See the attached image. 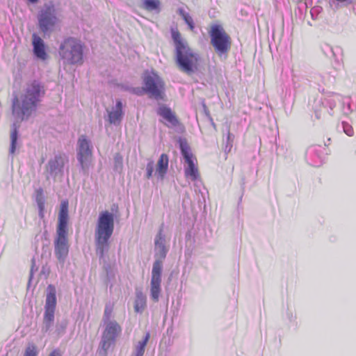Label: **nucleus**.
I'll return each instance as SVG.
<instances>
[{
	"label": "nucleus",
	"instance_id": "45",
	"mask_svg": "<svg viewBox=\"0 0 356 356\" xmlns=\"http://www.w3.org/2000/svg\"><path fill=\"white\" fill-rule=\"evenodd\" d=\"M44 234H40V235H36V236H35V241H38V237H40V238L41 240H42V238H43V236H44Z\"/></svg>",
	"mask_w": 356,
	"mask_h": 356
},
{
	"label": "nucleus",
	"instance_id": "30",
	"mask_svg": "<svg viewBox=\"0 0 356 356\" xmlns=\"http://www.w3.org/2000/svg\"><path fill=\"white\" fill-rule=\"evenodd\" d=\"M310 81H313L318 86V91L323 92L324 91V88H323L322 85L325 83V79L323 75L319 73H314L310 76Z\"/></svg>",
	"mask_w": 356,
	"mask_h": 356
},
{
	"label": "nucleus",
	"instance_id": "12",
	"mask_svg": "<svg viewBox=\"0 0 356 356\" xmlns=\"http://www.w3.org/2000/svg\"><path fill=\"white\" fill-rule=\"evenodd\" d=\"M104 325L105 328L99 343V355H106L108 350L115 344L118 337L121 334L122 328L115 321L104 323Z\"/></svg>",
	"mask_w": 356,
	"mask_h": 356
},
{
	"label": "nucleus",
	"instance_id": "28",
	"mask_svg": "<svg viewBox=\"0 0 356 356\" xmlns=\"http://www.w3.org/2000/svg\"><path fill=\"white\" fill-rule=\"evenodd\" d=\"M160 1L159 0H143V7L148 11H159Z\"/></svg>",
	"mask_w": 356,
	"mask_h": 356
},
{
	"label": "nucleus",
	"instance_id": "13",
	"mask_svg": "<svg viewBox=\"0 0 356 356\" xmlns=\"http://www.w3.org/2000/svg\"><path fill=\"white\" fill-rule=\"evenodd\" d=\"M154 257L165 259L169 251V245H167L166 236L164 233V223H162L154 239Z\"/></svg>",
	"mask_w": 356,
	"mask_h": 356
},
{
	"label": "nucleus",
	"instance_id": "3",
	"mask_svg": "<svg viewBox=\"0 0 356 356\" xmlns=\"http://www.w3.org/2000/svg\"><path fill=\"white\" fill-rule=\"evenodd\" d=\"M172 39L175 47V62L178 67L187 74H192L197 70L200 55L193 51L188 43L182 40L177 30L171 31Z\"/></svg>",
	"mask_w": 356,
	"mask_h": 356
},
{
	"label": "nucleus",
	"instance_id": "33",
	"mask_svg": "<svg viewBox=\"0 0 356 356\" xmlns=\"http://www.w3.org/2000/svg\"><path fill=\"white\" fill-rule=\"evenodd\" d=\"M38 24L41 33H44V10L41 9L38 14Z\"/></svg>",
	"mask_w": 356,
	"mask_h": 356
},
{
	"label": "nucleus",
	"instance_id": "25",
	"mask_svg": "<svg viewBox=\"0 0 356 356\" xmlns=\"http://www.w3.org/2000/svg\"><path fill=\"white\" fill-rule=\"evenodd\" d=\"M161 281L151 280L150 282V297L154 302L159 300V296L161 291Z\"/></svg>",
	"mask_w": 356,
	"mask_h": 356
},
{
	"label": "nucleus",
	"instance_id": "46",
	"mask_svg": "<svg viewBox=\"0 0 356 356\" xmlns=\"http://www.w3.org/2000/svg\"><path fill=\"white\" fill-rule=\"evenodd\" d=\"M44 273V266H42L41 268L40 274Z\"/></svg>",
	"mask_w": 356,
	"mask_h": 356
},
{
	"label": "nucleus",
	"instance_id": "18",
	"mask_svg": "<svg viewBox=\"0 0 356 356\" xmlns=\"http://www.w3.org/2000/svg\"><path fill=\"white\" fill-rule=\"evenodd\" d=\"M59 19L51 13V7L46 4V35L49 32L59 28Z\"/></svg>",
	"mask_w": 356,
	"mask_h": 356
},
{
	"label": "nucleus",
	"instance_id": "38",
	"mask_svg": "<svg viewBox=\"0 0 356 356\" xmlns=\"http://www.w3.org/2000/svg\"><path fill=\"white\" fill-rule=\"evenodd\" d=\"M342 127L343 131L346 135H348V136H352L353 135L354 131L351 125H350L348 123L346 122H343Z\"/></svg>",
	"mask_w": 356,
	"mask_h": 356
},
{
	"label": "nucleus",
	"instance_id": "32",
	"mask_svg": "<svg viewBox=\"0 0 356 356\" xmlns=\"http://www.w3.org/2000/svg\"><path fill=\"white\" fill-rule=\"evenodd\" d=\"M123 168V159L122 156L117 153L114 156V170L115 171H121Z\"/></svg>",
	"mask_w": 356,
	"mask_h": 356
},
{
	"label": "nucleus",
	"instance_id": "7",
	"mask_svg": "<svg viewBox=\"0 0 356 356\" xmlns=\"http://www.w3.org/2000/svg\"><path fill=\"white\" fill-rule=\"evenodd\" d=\"M59 54L65 64L78 65L83 63V45L76 38H65L60 45Z\"/></svg>",
	"mask_w": 356,
	"mask_h": 356
},
{
	"label": "nucleus",
	"instance_id": "29",
	"mask_svg": "<svg viewBox=\"0 0 356 356\" xmlns=\"http://www.w3.org/2000/svg\"><path fill=\"white\" fill-rule=\"evenodd\" d=\"M234 138H235L234 135L233 134H232L230 132L229 129H228L227 132L226 138L224 140V145H225L224 152L225 154H228L229 152H230V151L233 147Z\"/></svg>",
	"mask_w": 356,
	"mask_h": 356
},
{
	"label": "nucleus",
	"instance_id": "21",
	"mask_svg": "<svg viewBox=\"0 0 356 356\" xmlns=\"http://www.w3.org/2000/svg\"><path fill=\"white\" fill-rule=\"evenodd\" d=\"M147 305V298L141 290H137L136 292V299L134 301V311L136 313L142 314Z\"/></svg>",
	"mask_w": 356,
	"mask_h": 356
},
{
	"label": "nucleus",
	"instance_id": "40",
	"mask_svg": "<svg viewBox=\"0 0 356 356\" xmlns=\"http://www.w3.org/2000/svg\"><path fill=\"white\" fill-rule=\"evenodd\" d=\"M48 356H62V352L59 348H55Z\"/></svg>",
	"mask_w": 356,
	"mask_h": 356
},
{
	"label": "nucleus",
	"instance_id": "44",
	"mask_svg": "<svg viewBox=\"0 0 356 356\" xmlns=\"http://www.w3.org/2000/svg\"><path fill=\"white\" fill-rule=\"evenodd\" d=\"M336 1H338V2H340V3H344V2H346V3H347L348 4L351 3H352V1H353V0H336Z\"/></svg>",
	"mask_w": 356,
	"mask_h": 356
},
{
	"label": "nucleus",
	"instance_id": "11",
	"mask_svg": "<svg viewBox=\"0 0 356 356\" xmlns=\"http://www.w3.org/2000/svg\"><path fill=\"white\" fill-rule=\"evenodd\" d=\"M211 44L218 55L227 54L231 47V38L219 24L211 26L209 32Z\"/></svg>",
	"mask_w": 356,
	"mask_h": 356
},
{
	"label": "nucleus",
	"instance_id": "37",
	"mask_svg": "<svg viewBox=\"0 0 356 356\" xmlns=\"http://www.w3.org/2000/svg\"><path fill=\"white\" fill-rule=\"evenodd\" d=\"M183 19L185 22V23L188 25L190 30L193 31L195 29V23L189 13L188 15H185V16H184Z\"/></svg>",
	"mask_w": 356,
	"mask_h": 356
},
{
	"label": "nucleus",
	"instance_id": "8",
	"mask_svg": "<svg viewBox=\"0 0 356 356\" xmlns=\"http://www.w3.org/2000/svg\"><path fill=\"white\" fill-rule=\"evenodd\" d=\"M143 90L156 100H163L165 84L163 79L155 72H145L143 76Z\"/></svg>",
	"mask_w": 356,
	"mask_h": 356
},
{
	"label": "nucleus",
	"instance_id": "36",
	"mask_svg": "<svg viewBox=\"0 0 356 356\" xmlns=\"http://www.w3.org/2000/svg\"><path fill=\"white\" fill-rule=\"evenodd\" d=\"M37 349L36 347L31 344L29 345L26 348L24 353V356H36L37 355Z\"/></svg>",
	"mask_w": 356,
	"mask_h": 356
},
{
	"label": "nucleus",
	"instance_id": "43",
	"mask_svg": "<svg viewBox=\"0 0 356 356\" xmlns=\"http://www.w3.org/2000/svg\"><path fill=\"white\" fill-rule=\"evenodd\" d=\"M177 13L182 17V19L184 18V16H185V15L188 14L182 8H179L177 10Z\"/></svg>",
	"mask_w": 356,
	"mask_h": 356
},
{
	"label": "nucleus",
	"instance_id": "34",
	"mask_svg": "<svg viewBox=\"0 0 356 356\" xmlns=\"http://www.w3.org/2000/svg\"><path fill=\"white\" fill-rule=\"evenodd\" d=\"M154 170V162L152 160H149L146 165V178L150 179L152 177L153 172Z\"/></svg>",
	"mask_w": 356,
	"mask_h": 356
},
{
	"label": "nucleus",
	"instance_id": "2",
	"mask_svg": "<svg viewBox=\"0 0 356 356\" xmlns=\"http://www.w3.org/2000/svg\"><path fill=\"white\" fill-rule=\"evenodd\" d=\"M68 201L67 200H63L60 204L56 233L54 241V254L61 266H63L65 263L70 249L68 241Z\"/></svg>",
	"mask_w": 356,
	"mask_h": 356
},
{
	"label": "nucleus",
	"instance_id": "14",
	"mask_svg": "<svg viewBox=\"0 0 356 356\" xmlns=\"http://www.w3.org/2000/svg\"><path fill=\"white\" fill-rule=\"evenodd\" d=\"M68 163V157L64 153H58L48 163L50 175L56 178L61 177L64 174L65 164Z\"/></svg>",
	"mask_w": 356,
	"mask_h": 356
},
{
	"label": "nucleus",
	"instance_id": "48",
	"mask_svg": "<svg viewBox=\"0 0 356 356\" xmlns=\"http://www.w3.org/2000/svg\"><path fill=\"white\" fill-rule=\"evenodd\" d=\"M29 1H30L31 3H36L38 0H28Z\"/></svg>",
	"mask_w": 356,
	"mask_h": 356
},
{
	"label": "nucleus",
	"instance_id": "10",
	"mask_svg": "<svg viewBox=\"0 0 356 356\" xmlns=\"http://www.w3.org/2000/svg\"><path fill=\"white\" fill-rule=\"evenodd\" d=\"M181 154L186 163L184 173L186 177L195 181L199 177L198 169L194 162V156L186 138L179 137L177 140Z\"/></svg>",
	"mask_w": 356,
	"mask_h": 356
},
{
	"label": "nucleus",
	"instance_id": "5",
	"mask_svg": "<svg viewBox=\"0 0 356 356\" xmlns=\"http://www.w3.org/2000/svg\"><path fill=\"white\" fill-rule=\"evenodd\" d=\"M337 103L341 104V113L345 115H350L356 109V105L352 104V99L349 96H341L339 94H333L320 99H316L314 105L315 118L320 120L327 113L330 115H334V108Z\"/></svg>",
	"mask_w": 356,
	"mask_h": 356
},
{
	"label": "nucleus",
	"instance_id": "41",
	"mask_svg": "<svg viewBox=\"0 0 356 356\" xmlns=\"http://www.w3.org/2000/svg\"><path fill=\"white\" fill-rule=\"evenodd\" d=\"M131 91L137 95H141L143 94V88H132L131 89Z\"/></svg>",
	"mask_w": 356,
	"mask_h": 356
},
{
	"label": "nucleus",
	"instance_id": "26",
	"mask_svg": "<svg viewBox=\"0 0 356 356\" xmlns=\"http://www.w3.org/2000/svg\"><path fill=\"white\" fill-rule=\"evenodd\" d=\"M323 50L327 57L333 58L336 60L339 58V56L341 55L342 52L339 47H333L329 44H325Z\"/></svg>",
	"mask_w": 356,
	"mask_h": 356
},
{
	"label": "nucleus",
	"instance_id": "39",
	"mask_svg": "<svg viewBox=\"0 0 356 356\" xmlns=\"http://www.w3.org/2000/svg\"><path fill=\"white\" fill-rule=\"evenodd\" d=\"M321 10H322L321 7L318 6L312 8L310 10V14H311L312 18L313 19H316L317 18V16L318 15V14L321 13Z\"/></svg>",
	"mask_w": 356,
	"mask_h": 356
},
{
	"label": "nucleus",
	"instance_id": "23",
	"mask_svg": "<svg viewBox=\"0 0 356 356\" xmlns=\"http://www.w3.org/2000/svg\"><path fill=\"white\" fill-rule=\"evenodd\" d=\"M152 270L151 280L161 281L163 261L165 259L155 258Z\"/></svg>",
	"mask_w": 356,
	"mask_h": 356
},
{
	"label": "nucleus",
	"instance_id": "6",
	"mask_svg": "<svg viewBox=\"0 0 356 356\" xmlns=\"http://www.w3.org/2000/svg\"><path fill=\"white\" fill-rule=\"evenodd\" d=\"M114 230L113 213L104 211L99 213L95 229L96 251L99 258L108 250V241Z\"/></svg>",
	"mask_w": 356,
	"mask_h": 356
},
{
	"label": "nucleus",
	"instance_id": "16",
	"mask_svg": "<svg viewBox=\"0 0 356 356\" xmlns=\"http://www.w3.org/2000/svg\"><path fill=\"white\" fill-rule=\"evenodd\" d=\"M321 147L313 145L309 147L305 153V158L307 163L313 166H320L322 164L321 156Z\"/></svg>",
	"mask_w": 356,
	"mask_h": 356
},
{
	"label": "nucleus",
	"instance_id": "35",
	"mask_svg": "<svg viewBox=\"0 0 356 356\" xmlns=\"http://www.w3.org/2000/svg\"><path fill=\"white\" fill-rule=\"evenodd\" d=\"M38 266L35 264V258L33 257L32 259V264H31V270H30L28 287H29L31 284L34 272L38 271Z\"/></svg>",
	"mask_w": 356,
	"mask_h": 356
},
{
	"label": "nucleus",
	"instance_id": "17",
	"mask_svg": "<svg viewBox=\"0 0 356 356\" xmlns=\"http://www.w3.org/2000/svg\"><path fill=\"white\" fill-rule=\"evenodd\" d=\"M157 114L165 119L173 127L179 124V122L171 108L165 105L159 106L157 109Z\"/></svg>",
	"mask_w": 356,
	"mask_h": 356
},
{
	"label": "nucleus",
	"instance_id": "27",
	"mask_svg": "<svg viewBox=\"0 0 356 356\" xmlns=\"http://www.w3.org/2000/svg\"><path fill=\"white\" fill-rule=\"evenodd\" d=\"M18 137L17 126L16 123H13L11 127L10 132V147L9 149L10 154H13L15 153L16 149V144Z\"/></svg>",
	"mask_w": 356,
	"mask_h": 356
},
{
	"label": "nucleus",
	"instance_id": "42",
	"mask_svg": "<svg viewBox=\"0 0 356 356\" xmlns=\"http://www.w3.org/2000/svg\"><path fill=\"white\" fill-rule=\"evenodd\" d=\"M298 8L299 9L305 8V10H307V2L302 1V0H300L298 2Z\"/></svg>",
	"mask_w": 356,
	"mask_h": 356
},
{
	"label": "nucleus",
	"instance_id": "19",
	"mask_svg": "<svg viewBox=\"0 0 356 356\" xmlns=\"http://www.w3.org/2000/svg\"><path fill=\"white\" fill-rule=\"evenodd\" d=\"M32 44L34 55L42 60H44V43L43 40L35 33H33Z\"/></svg>",
	"mask_w": 356,
	"mask_h": 356
},
{
	"label": "nucleus",
	"instance_id": "4",
	"mask_svg": "<svg viewBox=\"0 0 356 356\" xmlns=\"http://www.w3.org/2000/svg\"><path fill=\"white\" fill-rule=\"evenodd\" d=\"M46 292V333L50 339L57 341L65 334L68 321L66 319H57L54 325L57 304L56 287L49 284Z\"/></svg>",
	"mask_w": 356,
	"mask_h": 356
},
{
	"label": "nucleus",
	"instance_id": "22",
	"mask_svg": "<svg viewBox=\"0 0 356 356\" xmlns=\"http://www.w3.org/2000/svg\"><path fill=\"white\" fill-rule=\"evenodd\" d=\"M33 197L35 200V202L37 204L39 210V216L41 218H43L44 204V195L43 188L41 186L36 188Z\"/></svg>",
	"mask_w": 356,
	"mask_h": 356
},
{
	"label": "nucleus",
	"instance_id": "20",
	"mask_svg": "<svg viewBox=\"0 0 356 356\" xmlns=\"http://www.w3.org/2000/svg\"><path fill=\"white\" fill-rule=\"evenodd\" d=\"M169 157L166 154H162L157 162L156 173L158 177L163 179L168 170Z\"/></svg>",
	"mask_w": 356,
	"mask_h": 356
},
{
	"label": "nucleus",
	"instance_id": "9",
	"mask_svg": "<svg viewBox=\"0 0 356 356\" xmlns=\"http://www.w3.org/2000/svg\"><path fill=\"white\" fill-rule=\"evenodd\" d=\"M92 155V145L86 136L81 135L77 140L76 159L80 170L84 175L88 174L89 165Z\"/></svg>",
	"mask_w": 356,
	"mask_h": 356
},
{
	"label": "nucleus",
	"instance_id": "24",
	"mask_svg": "<svg viewBox=\"0 0 356 356\" xmlns=\"http://www.w3.org/2000/svg\"><path fill=\"white\" fill-rule=\"evenodd\" d=\"M150 338V334L149 332H147L143 337V339L138 341V343L136 345L134 352H133V356H143L145 351V347L149 340Z\"/></svg>",
	"mask_w": 356,
	"mask_h": 356
},
{
	"label": "nucleus",
	"instance_id": "15",
	"mask_svg": "<svg viewBox=\"0 0 356 356\" xmlns=\"http://www.w3.org/2000/svg\"><path fill=\"white\" fill-rule=\"evenodd\" d=\"M123 103L121 99H117L115 105L108 112V121L110 124H118L122 121L124 116Z\"/></svg>",
	"mask_w": 356,
	"mask_h": 356
},
{
	"label": "nucleus",
	"instance_id": "1",
	"mask_svg": "<svg viewBox=\"0 0 356 356\" xmlns=\"http://www.w3.org/2000/svg\"><path fill=\"white\" fill-rule=\"evenodd\" d=\"M44 86L34 80L27 84L24 92L19 96L14 95L12 99V113L15 119L23 121L27 120L36 111L42 101Z\"/></svg>",
	"mask_w": 356,
	"mask_h": 356
},
{
	"label": "nucleus",
	"instance_id": "31",
	"mask_svg": "<svg viewBox=\"0 0 356 356\" xmlns=\"http://www.w3.org/2000/svg\"><path fill=\"white\" fill-rule=\"evenodd\" d=\"M113 312V307L110 303L106 305L104 312V315L102 318V321L104 323H106L108 322H112L111 320V315Z\"/></svg>",
	"mask_w": 356,
	"mask_h": 356
},
{
	"label": "nucleus",
	"instance_id": "47",
	"mask_svg": "<svg viewBox=\"0 0 356 356\" xmlns=\"http://www.w3.org/2000/svg\"><path fill=\"white\" fill-rule=\"evenodd\" d=\"M41 248H42V250H43L44 248V243L42 241H41Z\"/></svg>",
	"mask_w": 356,
	"mask_h": 356
}]
</instances>
